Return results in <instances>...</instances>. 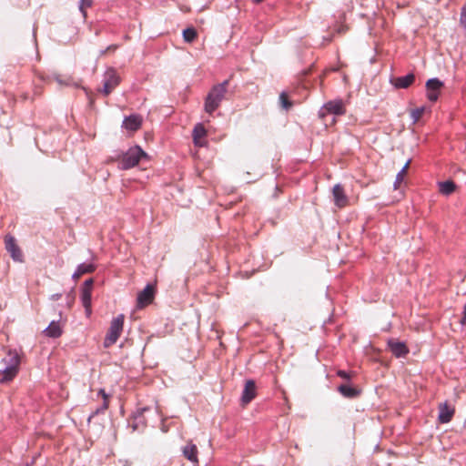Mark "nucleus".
<instances>
[{
    "label": "nucleus",
    "instance_id": "nucleus-1",
    "mask_svg": "<svg viewBox=\"0 0 466 466\" xmlns=\"http://www.w3.org/2000/svg\"><path fill=\"white\" fill-rule=\"evenodd\" d=\"M228 85L229 80L227 79L211 87L204 101V110L206 113L212 115L220 106L227 94Z\"/></svg>",
    "mask_w": 466,
    "mask_h": 466
},
{
    "label": "nucleus",
    "instance_id": "nucleus-2",
    "mask_svg": "<svg viewBox=\"0 0 466 466\" xmlns=\"http://www.w3.org/2000/svg\"><path fill=\"white\" fill-rule=\"evenodd\" d=\"M143 157H147V153L139 147H131L127 151L112 157V161H119L118 167L122 170H127L136 167Z\"/></svg>",
    "mask_w": 466,
    "mask_h": 466
},
{
    "label": "nucleus",
    "instance_id": "nucleus-3",
    "mask_svg": "<svg viewBox=\"0 0 466 466\" xmlns=\"http://www.w3.org/2000/svg\"><path fill=\"white\" fill-rule=\"evenodd\" d=\"M125 316L123 314L114 318L104 340V346L108 348L115 344L119 339L124 327Z\"/></svg>",
    "mask_w": 466,
    "mask_h": 466
},
{
    "label": "nucleus",
    "instance_id": "nucleus-4",
    "mask_svg": "<svg viewBox=\"0 0 466 466\" xmlns=\"http://www.w3.org/2000/svg\"><path fill=\"white\" fill-rule=\"evenodd\" d=\"M5 363L4 368V380H11L18 371L20 364V358L16 351L9 350L7 356L2 360Z\"/></svg>",
    "mask_w": 466,
    "mask_h": 466
},
{
    "label": "nucleus",
    "instance_id": "nucleus-5",
    "mask_svg": "<svg viewBox=\"0 0 466 466\" xmlns=\"http://www.w3.org/2000/svg\"><path fill=\"white\" fill-rule=\"evenodd\" d=\"M121 78L116 70L109 67L106 70L103 76V87L100 92L103 96H107L112 91L120 84Z\"/></svg>",
    "mask_w": 466,
    "mask_h": 466
},
{
    "label": "nucleus",
    "instance_id": "nucleus-6",
    "mask_svg": "<svg viewBox=\"0 0 466 466\" xmlns=\"http://www.w3.org/2000/svg\"><path fill=\"white\" fill-rule=\"evenodd\" d=\"M346 113L342 100H332L327 102L319 111V118L324 119L329 114L342 116Z\"/></svg>",
    "mask_w": 466,
    "mask_h": 466
},
{
    "label": "nucleus",
    "instance_id": "nucleus-7",
    "mask_svg": "<svg viewBox=\"0 0 466 466\" xmlns=\"http://www.w3.org/2000/svg\"><path fill=\"white\" fill-rule=\"evenodd\" d=\"M5 247L11 258L16 262H23L24 256L21 248L16 244L15 237L6 235L5 238Z\"/></svg>",
    "mask_w": 466,
    "mask_h": 466
},
{
    "label": "nucleus",
    "instance_id": "nucleus-8",
    "mask_svg": "<svg viewBox=\"0 0 466 466\" xmlns=\"http://www.w3.org/2000/svg\"><path fill=\"white\" fill-rule=\"evenodd\" d=\"M443 85V82L436 77L431 78L426 82L427 98L431 102H436L438 100Z\"/></svg>",
    "mask_w": 466,
    "mask_h": 466
},
{
    "label": "nucleus",
    "instance_id": "nucleus-9",
    "mask_svg": "<svg viewBox=\"0 0 466 466\" xmlns=\"http://www.w3.org/2000/svg\"><path fill=\"white\" fill-rule=\"evenodd\" d=\"M155 298V288L151 284H147L143 290L137 295V307L142 309L151 304Z\"/></svg>",
    "mask_w": 466,
    "mask_h": 466
},
{
    "label": "nucleus",
    "instance_id": "nucleus-10",
    "mask_svg": "<svg viewBox=\"0 0 466 466\" xmlns=\"http://www.w3.org/2000/svg\"><path fill=\"white\" fill-rule=\"evenodd\" d=\"M257 396V386L253 380H248L241 394V403L243 406L250 403Z\"/></svg>",
    "mask_w": 466,
    "mask_h": 466
},
{
    "label": "nucleus",
    "instance_id": "nucleus-11",
    "mask_svg": "<svg viewBox=\"0 0 466 466\" xmlns=\"http://www.w3.org/2000/svg\"><path fill=\"white\" fill-rule=\"evenodd\" d=\"M388 348L396 358L405 357L409 353L407 345L404 342L399 341L395 339H390L388 340Z\"/></svg>",
    "mask_w": 466,
    "mask_h": 466
},
{
    "label": "nucleus",
    "instance_id": "nucleus-12",
    "mask_svg": "<svg viewBox=\"0 0 466 466\" xmlns=\"http://www.w3.org/2000/svg\"><path fill=\"white\" fill-rule=\"evenodd\" d=\"M334 204L339 208L346 207L349 203V198L345 194L344 188L340 184H336L332 188Z\"/></svg>",
    "mask_w": 466,
    "mask_h": 466
},
{
    "label": "nucleus",
    "instance_id": "nucleus-13",
    "mask_svg": "<svg viewBox=\"0 0 466 466\" xmlns=\"http://www.w3.org/2000/svg\"><path fill=\"white\" fill-rule=\"evenodd\" d=\"M182 453L185 458H187L194 464V466L198 465V450L196 444L192 443L191 441L188 442L186 446L183 447Z\"/></svg>",
    "mask_w": 466,
    "mask_h": 466
},
{
    "label": "nucleus",
    "instance_id": "nucleus-14",
    "mask_svg": "<svg viewBox=\"0 0 466 466\" xmlns=\"http://www.w3.org/2000/svg\"><path fill=\"white\" fill-rule=\"evenodd\" d=\"M207 136V130L202 123L195 125L192 131V137L195 146L203 147L205 145L204 138Z\"/></svg>",
    "mask_w": 466,
    "mask_h": 466
},
{
    "label": "nucleus",
    "instance_id": "nucleus-15",
    "mask_svg": "<svg viewBox=\"0 0 466 466\" xmlns=\"http://www.w3.org/2000/svg\"><path fill=\"white\" fill-rule=\"evenodd\" d=\"M96 269V265L94 263H81L79 264L72 275V279L76 280L82 275L93 273Z\"/></svg>",
    "mask_w": 466,
    "mask_h": 466
},
{
    "label": "nucleus",
    "instance_id": "nucleus-16",
    "mask_svg": "<svg viewBox=\"0 0 466 466\" xmlns=\"http://www.w3.org/2000/svg\"><path fill=\"white\" fill-rule=\"evenodd\" d=\"M142 125V119L139 116L131 115L125 117L123 121V127L130 131H137Z\"/></svg>",
    "mask_w": 466,
    "mask_h": 466
},
{
    "label": "nucleus",
    "instance_id": "nucleus-17",
    "mask_svg": "<svg viewBox=\"0 0 466 466\" xmlns=\"http://www.w3.org/2000/svg\"><path fill=\"white\" fill-rule=\"evenodd\" d=\"M415 81L413 73L407 74L403 76H398L392 80V84L396 88H408Z\"/></svg>",
    "mask_w": 466,
    "mask_h": 466
},
{
    "label": "nucleus",
    "instance_id": "nucleus-18",
    "mask_svg": "<svg viewBox=\"0 0 466 466\" xmlns=\"http://www.w3.org/2000/svg\"><path fill=\"white\" fill-rule=\"evenodd\" d=\"M62 329L59 321H51L50 324L44 329L45 336L52 339L59 338L62 335Z\"/></svg>",
    "mask_w": 466,
    "mask_h": 466
},
{
    "label": "nucleus",
    "instance_id": "nucleus-19",
    "mask_svg": "<svg viewBox=\"0 0 466 466\" xmlns=\"http://www.w3.org/2000/svg\"><path fill=\"white\" fill-rule=\"evenodd\" d=\"M98 395H100L102 398H103V403L100 407L96 408L95 410H93L91 412V414L89 415L88 417V421L91 420V419H93L95 416L100 414V413H104L107 409H108V406H109V401H108V398L109 396L106 393L105 390L104 389H100L98 390Z\"/></svg>",
    "mask_w": 466,
    "mask_h": 466
},
{
    "label": "nucleus",
    "instance_id": "nucleus-20",
    "mask_svg": "<svg viewBox=\"0 0 466 466\" xmlns=\"http://www.w3.org/2000/svg\"><path fill=\"white\" fill-rule=\"evenodd\" d=\"M338 391L345 398L348 399H355L360 395V390L349 385V384H340L338 387Z\"/></svg>",
    "mask_w": 466,
    "mask_h": 466
},
{
    "label": "nucleus",
    "instance_id": "nucleus-21",
    "mask_svg": "<svg viewBox=\"0 0 466 466\" xmlns=\"http://www.w3.org/2000/svg\"><path fill=\"white\" fill-rule=\"evenodd\" d=\"M454 410L450 408L446 403L440 405L439 421L441 423H448L451 420Z\"/></svg>",
    "mask_w": 466,
    "mask_h": 466
},
{
    "label": "nucleus",
    "instance_id": "nucleus-22",
    "mask_svg": "<svg viewBox=\"0 0 466 466\" xmlns=\"http://www.w3.org/2000/svg\"><path fill=\"white\" fill-rule=\"evenodd\" d=\"M456 189V185L451 180H447L439 183V190L442 195L449 196Z\"/></svg>",
    "mask_w": 466,
    "mask_h": 466
},
{
    "label": "nucleus",
    "instance_id": "nucleus-23",
    "mask_svg": "<svg viewBox=\"0 0 466 466\" xmlns=\"http://www.w3.org/2000/svg\"><path fill=\"white\" fill-rule=\"evenodd\" d=\"M81 301L87 315L91 314V290L81 289Z\"/></svg>",
    "mask_w": 466,
    "mask_h": 466
},
{
    "label": "nucleus",
    "instance_id": "nucleus-24",
    "mask_svg": "<svg viewBox=\"0 0 466 466\" xmlns=\"http://www.w3.org/2000/svg\"><path fill=\"white\" fill-rule=\"evenodd\" d=\"M410 164V159H409L406 162V164L404 165V167L398 172L395 181H394V185H393L394 189H398L400 187V185L404 179V175H405L406 170L408 169Z\"/></svg>",
    "mask_w": 466,
    "mask_h": 466
},
{
    "label": "nucleus",
    "instance_id": "nucleus-25",
    "mask_svg": "<svg viewBox=\"0 0 466 466\" xmlns=\"http://www.w3.org/2000/svg\"><path fill=\"white\" fill-rule=\"evenodd\" d=\"M198 36V33L195 28L188 27L183 30V38L187 43H192Z\"/></svg>",
    "mask_w": 466,
    "mask_h": 466
},
{
    "label": "nucleus",
    "instance_id": "nucleus-26",
    "mask_svg": "<svg viewBox=\"0 0 466 466\" xmlns=\"http://www.w3.org/2000/svg\"><path fill=\"white\" fill-rule=\"evenodd\" d=\"M424 112H425V106H420V107H416V108L412 109L410 111V117L412 119V123L413 124L417 123L420 119V117L422 116Z\"/></svg>",
    "mask_w": 466,
    "mask_h": 466
},
{
    "label": "nucleus",
    "instance_id": "nucleus-27",
    "mask_svg": "<svg viewBox=\"0 0 466 466\" xmlns=\"http://www.w3.org/2000/svg\"><path fill=\"white\" fill-rule=\"evenodd\" d=\"M279 103L285 110L290 109L293 106V103L289 99L288 94L286 92H282L279 95Z\"/></svg>",
    "mask_w": 466,
    "mask_h": 466
},
{
    "label": "nucleus",
    "instance_id": "nucleus-28",
    "mask_svg": "<svg viewBox=\"0 0 466 466\" xmlns=\"http://www.w3.org/2000/svg\"><path fill=\"white\" fill-rule=\"evenodd\" d=\"M149 410L148 407L138 408L133 414V418L140 423H145L143 414Z\"/></svg>",
    "mask_w": 466,
    "mask_h": 466
},
{
    "label": "nucleus",
    "instance_id": "nucleus-29",
    "mask_svg": "<svg viewBox=\"0 0 466 466\" xmlns=\"http://www.w3.org/2000/svg\"><path fill=\"white\" fill-rule=\"evenodd\" d=\"M92 5V0H80L79 2V10L82 13L83 16H86V7H90Z\"/></svg>",
    "mask_w": 466,
    "mask_h": 466
},
{
    "label": "nucleus",
    "instance_id": "nucleus-30",
    "mask_svg": "<svg viewBox=\"0 0 466 466\" xmlns=\"http://www.w3.org/2000/svg\"><path fill=\"white\" fill-rule=\"evenodd\" d=\"M337 376H339V378L343 379V380H350L351 379V374L346 370H339L337 371Z\"/></svg>",
    "mask_w": 466,
    "mask_h": 466
},
{
    "label": "nucleus",
    "instance_id": "nucleus-31",
    "mask_svg": "<svg viewBox=\"0 0 466 466\" xmlns=\"http://www.w3.org/2000/svg\"><path fill=\"white\" fill-rule=\"evenodd\" d=\"M117 48V45H110L106 49L100 51V56H105L107 52H115Z\"/></svg>",
    "mask_w": 466,
    "mask_h": 466
},
{
    "label": "nucleus",
    "instance_id": "nucleus-32",
    "mask_svg": "<svg viewBox=\"0 0 466 466\" xmlns=\"http://www.w3.org/2000/svg\"><path fill=\"white\" fill-rule=\"evenodd\" d=\"M93 284H94V280L93 279H86L84 284H83V287L81 289H87V290H91L92 289V287H93Z\"/></svg>",
    "mask_w": 466,
    "mask_h": 466
},
{
    "label": "nucleus",
    "instance_id": "nucleus-33",
    "mask_svg": "<svg viewBox=\"0 0 466 466\" xmlns=\"http://www.w3.org/2000/svg\"><path fill=\"white\" fill-rule=\"evenodd\" d=\"M55 78L57 81V83H59L60 85H66V86L69 85V82H70L69 78L62 79V77L60 76H56Z\"/></svg>",
    "mask_w": 466,
    "mask_h": 466
},
{
    "label": "nucleus",
    "instance_id": "nucleus-34",
    "mask_svg": "<svg viewBox=\"0 0 466 466\" xmlns=\"http://www.w3.org/2000/svg\"><path fill=\"white\" fill-rule=\"evenodd\" d=\"M460 323L461 325H465L466 324V305L463 307V310H462V317L460 320Z\"/></svg>",
    "mask_w": 466,
    "mask_h": 466
},
{
    "label": "nucleus",
    "instance_id": "nucleus-35",
    "mask_svg": "<svg viewBox=\"0 0 466 466\" xmlns=\"http://www.w3.org/2000/svg\"><path fill=\"white\" fill-rule=\"evenodd\" d=\"M61 296H62V295H61L60 293L53 294V295L51 296V299H52L53 300H58V299L61 298Z\"/></svg>",
    "mask_w": 466,
    "mask_h": 466
},
{
    "label": "nucleus",
    "instance_id": "nucleus-36",
    "mask_svg": "<svg viewBox=\"0 0 466 466\" xmlns=\"http://www.w3.org/2000/svg\"><path fill=\"white\" fill-rule=\"evenodd\" d=\"M263 1H264V0H253V2H254V3H256V4L261 3V2H263Z\"/></svg>",
    "mask_w": 466,
    "mask_h": 466
},
{
    "label": "nucleus",
    "instance_id": "nucleus-37",
    "mask_svg": "<svg viewBox=\"0 0 466 466\" xmlns=\"http://www.w3.org/2000/svg\"><path fill=\"white\" fill-rule=\"evenodd\" d=\"M132 427H133V430L135 431L137 428V424H134Z\"/></svg>",
    "mask_w": 466,
    "mask_h": 466
}]
</instances>
